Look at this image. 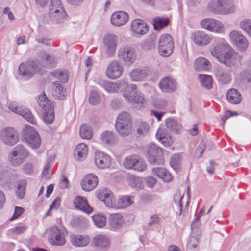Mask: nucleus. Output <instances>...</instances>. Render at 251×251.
<instances>
[{
  "label": "nucleus",
  "instance_id": "f257e3e1",
  "mask_svg": "<svg viewBox=\"0 0 251 251\" xmlns=\"http://www.w3.org/2000/svg\"><path fill=\"white\" fill-rule=\"evenodd\" d=\"M115 126L120 136L125 137L129 136L133 128L130 115L126 112H121L117 117Z\"/></svg>",
  "mask_w": 251,
  "mask_h": 251
},
{
  "label": "nucleus",
  "instance_id": "2eb2a0df",
  "mask_svg": "<svg viewBox=\"0 0 251 251\" xmlns=\"http://www.w3.org/2000/svg\"><path fill=\"white\" fill-rule=\"evenodd\" d=\"M202 27L209 31L221 32L224 29V25L220 21L213 19H205L201 22Z\"/></svg>",
  "mask_w": 251,
  "mask_h": 251
},
{
  "label": "nucleus",
  "instance_id": "6e6552de",
  "mask_svg": "<svg viewBox=\"0 0 251 251\" xmlns=\"http://www.w3.org/2000/svg\"><path fill=\"white\" fill-rule=\"evenodd\" d=\"M118 57L125 65L130 66L136 60L135 51L129 47H121L118 50Z\"/></svg>",
  "mask_w": 251,
  "mask_h": 251
},
{
  "label": "nucleus",
  "instance_id": "5701e85b",
  "mask_svg": "<svg viewBox=\"0 0 251 251\" xmlns=\"http://www.w3.org/2000/svg\"><path fill=\"white\" fill-rule=\"evenodd\" d=\"M150 73V69L148 67H144L132 70L129 74V75L132 81H141L146 78Z\"/></svg>",
  "mask_w": 251,
  "mask_h": 251
},
{
  "label": "nucleus",
  "instance_id": "b1692460",
  "mask_svg": "<svg viewBox=\"0 0 251 251\" xmlns=\"http://www.w3.org/2000/svg\"><path fill=\"white\" fill-rule=\"evenodd\" d=\"M128 18L127 13L122 11H116L111 15V22L113 25L120 26L125 24Z\"/></svg>",
  "mask_w": 251,
  "mask_h": 251
},
{
  "label": "nucleus",
  "instance_id": "dca6fc26",
  "mask_svg": "<svg viewBox=\"0 0 251 251\" xmlns=\"http://www.w3.org/2000/svg\"><path fill=\"white\" fill-rule=\"evenodd\" d=\"M123 67L117 61H112L108 66L106 74L107 77L112 79L119 78L122 74Z\"/></svg>",
  "mask_w": 251,
  "mask_h": 251
},
{
  "label": "nucleus",
  "instance_id": "e2e57ef3",
  "mask_svg": "<svg viewBox=\"0 0 251 251\" xmlns=\"http://www.w3.org/2000/svg\"><path fill=\"white\" fill-rule=\"evenodd\" d=\"M112 195V194L110 191L108 190H104L101 191L99 193L98 195V198L100 201H105V200L110 197Z\"/></svg>",
  "mask_w": 251,
  "mask_h": 251
},
{
  "label": "nucleus",
  "instance_id": "f704fd0d",
  "mask_svg": "<svg viewBox=\"0 0 251 251\" xmlns=\"http://www.w3.org/2000/svg\"><path fill=\"white\" fill-rule=\"evenodd\" d=\"M226 98L228 101L234 104H239L242 101V97L240 92L236 89H231L226 94Z\"/></svg>",
  "mask_w": 251,
  "mask_h": 251
},
{
  "label": "nucleus",
  "instance_id": "69168bd1",
  "mask_svg": "<svg viewBox=\"0 0 251 251\" xmlns=\"http://www.w3.org/2000/svg\"><path fill=\"white\" fill-rule=\"evenodd\" d=\"M198 242V237L195 236H191L187 243V248L189 249H194L196 248Z\"/></svg>",
  "mask_w": 251,
  "mask_h": 251
},
{
  "label": "nucleus",
  "instance_id": "6e6d98bb",
  "mask_svg": "<svg viewBox=\"0 0 251 251\" xmlns=\"http://www.w3.org/2000/svg\"><path fill=\"white\" fill-rule=\"evenodd\" d=\"M89 101L91 104L93 105H96L99 103L100 101V97L99 94L95 91H91Z\"/></svg>",
  "mask_w": 251,
  "mask_h": 251
},
{
  "label": "nucleus",
  "instance_id": "4c0bfd02",
  "mask_svg": "<svg viewBox=\"0 0 251 251\" xmlns=\"http://www.w3.org/2000/svg\"><path fill=\"white\" fill-rule=\"evenodd\" d=\"M105 90L108 93H114L121 87V81L114 83L108 81H102L99 83Z\"/></svg>",
  "mask_w": 251,
  "mask_h": 251
},
{
  "label": "nucleus",
  "instance_id": "c03bdc74",
  "mask_svg": "<svg viewBox=\"0 0 251 251\" xmlns=\"http://www.w3.org/2000/svg\"><path fill=\"white\" fill-rule=\"evenodd\" d=\"M224 0H217L216 1H211L208 3V9L217 14H221V9H222V1Z\"/></svg>",
  "mask_w": 251,
  "mask_h": 251
},
{
  "label": "nucleus",
  "instance_id": "39448f33",
  "mask_svg": "<svg viewBox=\"0 0 251 251\" xmlns=\"http://www.w3.org/2000/svg\"><path fill=\"white\" fill-rule=\"evenodd\" d=\"M23 139L29 147L33 149L38 148L41 145L39 134L30 126H26L23 130Z\"/></svg>",
  "mask_w": 251,
  "mask_h": 251
},
{
  "label": "nucleus",
  "instance_id": "c85d7f7f",
  "mask_svg": "<svg viewBox=\"0 0 251 251\" xmlns=\"http://www.w3.org/2000/svg\"><path fill=\"white\" fill-rule=\"evenodd\" d=\"M37 101L39 106L42 109L43 111L47 110L51 111L53 110V106L52 105V102L47 98L44 92H42L38 96Z\"/></svg>",
  "mask_w": 251,
  "mask_h": 251
},
{
  "label": "nucleus",
  "instance_id": "4be33fe9",
  "mask_svg": "<svg viewBox=\"0 0 251 251\" xmlns=\"http://www.w3.org/2000/svg\"><path fill=\"white\" fill-rule=\"evenodd\" d=\"M94 160L96 165L100 169L107 168L110 165V157L104 153L96 152Z\"/></svg>",
  "mask_w": 251,
  "mask_h": 251
},
{
  "label": "nucleus",
  "instance_id": "0eeeda50",
  "mask_svg": "<svg viewBox=\"0 0 251 251\" xmlns=\"http://www.w3.org/2000/svg\"><path fill=\"white\" fill-rule=\"evenodd\" d=\"M19 139L18 133L12 127L5 128L0 132V140L7 146H14L18 142Z\"/></svg>",
  "mask_w": 251,
  "mask_h": 251
},
{
  "label": "nucleus",
  "instance_id": "f3484780",
  "mask_svg": "<svg viewBox=\"0 0 251 251\" xmlns=\"http://www.w3.org/2000/svg\"><path fill=\"white\" fill-rule=\"evenodd\" d=\"M117 37L114 35H108L104 38L103 43L105 53L108 57L113 56L116 51Z\"/></svg>",
  "mask_w": 251,
  "mask_h": 251
},
{
  "label": "nucleus",
  "instance_id": "9d476101",
  "mask_svg": "<svg viewBox=\"0 0 251 251\" xmlns=\"http://www.w3.org/2000/svg\"><path fill=\"white\" fill-rule=\"evenodd\" d=\"M242 59V57L235 52L234 50L229 46V51L221 57L219 61L229 67H232L240 62Z\"/></svg>",
  "mask_w": 251,
  "mask_h": 251
},
{
  "label": "nucleus",
  "instance_id": "79ce46f5",
  "mask_svg": "<svg viewBox=\"0 0 251 251\" xmlns=\"http://www.w3.org/2000/svg\"><path fill=\"white\" fill-rule=\"evenodd\" d=\"M80 137L84 139L89 140L92 137L93 130L92 128L87 124H83L79 129Z\"/></svg>",
  "mask_w": 251,
  "mask_h": 251
},
{
  "label": "nucleus",
  "instance_id": "58836bf2",
  "mask_svg": "<svg viewBox=\"0 0 251 251\" xmlns=\"http://www.w3.org/2000/svg\"><path fill=\"white\" fill-rule=\"evenodd\" d=\"M100 140L103 143L108 145H112L117 141V137L112 131H105L100 135Z\"/></svg>",
  "mask_w": 251,
  "mask_h": 251
},
{
  "label": "nucleus",
  "instance_id": "774afa93",
  "mask_svg": "<svg viewBox=\"0 0 251 251\" xmlns=\"http://www.w3.org/2000/svg\"><path fill=\"white\" fill-rule=\"evenodd\" d=\"M114 202L115 200L114 198L113 197L112 195L103 201V202L104 203L105 205L110 208H116V205L115 204Z\"/></svg>",
  "mask_w": 251,
  "mask_h": 251
},
{
  "label": "nucleus",
  "instance_id": "bb28decb",
  "mask_svg": "<svg viewBox=\"0 0 251 251\" xmlns=\"http://www.w3.org/2000/svg\"><path fill=\"white\" fill-rule=\"evenodd\" d=\"M75 207L87 214L91 213L93 208L90 207L87 201V200L82 197H77L74 200Z\"/></svg>",
  "mask_w": 251,
  "mask_h": 251
},
{
  "label": "nucleus",
  "instance_id": "7ed1b4c3",
  "mask_svg": "<svg viewBox=\"0 0 251 251\" xmlns=\"http://www.w3.org/2000/svg\"><path fill=\"white\" fill-rule=\"evenodd\" d=\"M123 165L127 169H133L139 172L144 171L147 168V164L144 159L135 154L126 157L123 161Z\"/></svg>",
  "mask_w": 251,
  "mask_h": 251
},
{
  "label": "nucleus",
  "instance_id": "1a4fd4ad",
  "mask_svg": "<svg viewBox=\"0 0 251 251\" xmlns=\"http://www.w3.org/2000/svg\"><path fill=\"white\" fill-rule=\"evenodd\" d=\"M9 109L20 115H21L25 119L32 124H36V121L30 111L25 108L16 102H12L9 105Z\"/></svg>",
  "mask_w": 251,
  "mask_h": 251
},
{
  "label": "nucleus",
  "instance_id": "20e7f679",
  "mask_svg": "<svg viewBox=\"0 0 251 251\" xmlns=\"http://www.w3.org/2000/svg\"><path fill=\"white\" fill-rule=\"evenodd\" d=\"M174 43L172 37L168 34L162 35L158 42V51L161 56L168 57L173 52Z\"/></svg>",
  "mask_w": 251,
  "mask_h": 251
},
{
  "label": "nucleus",
  "instance_id": "72a5a7b5",
  "mask_svg": "<svg viewBox=\"0 0 251 251\" xmlns=\"http://www.w3.org/2000/svg\"><path fill=\"white\" fill-rule=\"evenodd\" d=\"M194 68L197 71H208L211 68L210 62L204 57H199L194 62Z\"/></svg>",
  "mask_w": 251,
  "mask_h": 251
},
{
  "label": "nucleus",
  "instance_id": "8fccbe9b",
  "mask_svg": "<svg viewBox=\"0 0 251 251\" xmlns=\"http://www.w3.org/2000/svg\"><path fill=\"white\" fill-rule=\"evenodd\" d=\"M26 185V181L25 180L23 179L19 181L16 191V196L19 199H22L24 197Z\"/></svg>",
  "mask_w": 251,
  "mask_h": 251
},
{
  "label": "nucleus",
  "instance_id": "3c124183",
  "mask_svg": "<svg viewBox=\"0 0 251 251\" xmlns=\"http://www.w3.org/2000/svg\"><path fill=\"white\" fill-rule=\"evenodd\" d=\"M93 220L95 225L99 228H101L105 226L106 223V217L100 214L95 215L92 216Z\"/></svg>",
  "mask_w": 251,
  "mask_h": 251
},
{
  "label": "nucleus",
  "instance_id": "473e14b6",
  "mask_svg": "<svg viewBox=\"0 0 251 251\" xmlns=\"http://www.w3.org/2000/svg\"><path fill=\"white\" fill-rule=\"evenodd\" d=\"M215 75L221 84H228L231 81V75L229 72L222 68L218 69L215 72Z\"/></svg>",
  "mask_w": 251,
  "mask_h": 251
},
{
  "label": "nucleus",
  "instance_id": "0e129e2a",
  "mask_svg": "<svg viewBox=\"0 0 251 251\" xmlns=\"http://www.w3.org/2000/svg\"><path fill=\"white\" fill-rule=\"evenodd\" d=\"M157 139L165 147L170 146L174 142L171 136H167Z\"/></svg>",
  "mask_w": 251,
  "mask_h": 251
},
{
  "label": "nucleus",
  "instance_id": "393cba45",
  "mask_svg": "<svg viewBox=\"0 0 251 251\" xmlns=\"http://www.w3.org/2000/svg\"><path fill=\"white\" fill-rule=\"evenodd\" d=\"M131 26L132 30L137 34L144 35L148 31L147 24L140 19L134 20Z\"/></svg>",
  "mask_w": 251,
  "mask_h": 251
},
{
  "label": "nucleus",
  "instance_id": "4468645a",
  "mask_svg": "<svg viewBox=\"0 0 251 251\" xmlns=\"http://www.w3.org/2000/svg\"><path fill=\"white\" fill-rule=\"evenodd\" d=\"M49 238V242L54 246H62L65 244L66 240L60 230L56 226L50 228Z\"/></svg>",
  "mask_w": 251,
  "mask_h": 251
},
{
  "label": "nucleus",
  "instance_id": "a878e982",
  "mask_svg": "<svg viewBox=\"0 0 251 251\" xmlns=\"http://www.w3.org/2000/svg\"><path fill=\"white\" fill-rule=\"evenodd\" d=\"M90 237L86 235H75L71 236L70 241L72 244L76 247H84L90 242Z\"/></svg>",
  "mask_w": 251,
  "mask_h": 251
},
{
  "label": "nucleus",
  "instance_id": "ea45409f",
  "mask_svg": "<svg viewBox=\"0 0 251 251\" xmlns=\"http://www.w3.org/2000/svg\"><path fill=\"white\" fill-rule=\"evenodd\" d=\"M54 91L53 95L58 100H63L65 98V89L58 81L53 83Z\"/></svg>",
  "mask_w": 251,
  "mask_h": 251
},
{
  "label": "nucleus",
  "instance_id": "de8ad7c7",
  "mask_svg": "<svg viewBox=\"0 0 251 251\" xmlns=\"http://www.w3.org/2000/svg\"><path fill=\"white\" fill-rule=\"evenodd\" d=\"M223 45L221 44H217L216 45H211L209 50L211 55L216 57L218 60H220L221 57H222Z\"/></svg>",
  "mask_w": 251,
  "mask_h": 251
},
{
  "label": "nucleus",
  "instance_id": "680f3d73",
  "mask_svg": "<svg viewBox=\"0 0 251 251\" xmlns=\"http://www.w3.org/2000/svg\"><path fill=\"white\" fill-rule=\"evenodd\" d=\"M205 149V145L204 142L203 141L201 142L195 151L194 153L195 157L196 158L201 157Z\"/></svg>",
  "mask_w": 251,
  "mask_h": 251
},
{
  "label": "nucleus",
  "instance_id": "49530a36",
  "mask_svg": "<svg viewBox=\"0 0 251 251\" xmlns=\"http://www.w3.org/2000/svg\"><path fill=\"white\" fill-rule=\"evenodd\" d=\"M133 203V201L130 197L122 196L118 200L116 208H124L131 205Z\"/></svg>",
  "mask_w": 251,
  "mask_h": 251
},
{
  "label": "nucleus",
  "instance_id": "cd10ccee",
  "mask_svg": "<svg viewBox=\"0 0 251 251\" xmlns=\"http://www.w3.org/2000/svg\"><path fill=\"white\" fill-rule=\"evenodd\" d=\"M124 220L122 215L119 213L110 214L109 218V224L111 228L118 229L121 228Z\"/></svg>",
  "mask_w": 251,
  "mask_h": 251
},
{
  "label": "nucleus",
  "instance_id": "37998d69",
  "mask_svg": "<svg viewBox=\"0 0 251 251\" xmlns=\"http://www.w3.org/2000/svg\"><path fill=\"white\" fill-rule=\"evenodd\" d=\"M222 6L221 14H229L235 10V7L231 0H224Z\"/></svg>",
  "mask_w": 251,
  "mask_h": 251
},
{
  "label": "nucleus",
  "instance_id": "a19ab883",
  "mask_svg": "<svg viewBox=\"0 0 251 251\" xmlns=\"http://www.w3.org/2000/svg\"><path fill=\"white\" fill-rule=\"evenodd\" d=\"M165 124L167 128L175 133H178L181 130V125L174 119H167Z\"/></svg>",
  "mask_w": 251,
  "mask_h": 251
},
{
  "label": "nucleus",
  "instance_id": "09e8293b",
  "mask_svg": "<svg viewBox=\"0 0 251 251\" xmlns=\"http://www.w3.org/2000/svg\"><path fill=\"white\" fill-rule=\"evenodd\" d=\"M200 80L201 85L207 89H210L212 87V77L208 75H200Z\"/></svg>",
  "mask_w": 251,
  "mask_h": 251
},
{
  "label": "nucleus",
  "instance_id": "bf43d9fd",
  "mask_svg": "<svg viewBox=\"0 0 251 251\" xmlns=\"http://www.w3.org/2000/svg\"><path fill=\"white\" fill-rule=\"evenodd\" d=\"M43 115L44 121L47 124H51L53 122L54 118V109L51 111H43Z\"/></svg>",
  "mask_w": 251,
  "mask_h": 251
},
{
  "label": "nucleus",
  "instance_id": "423d86ee",
  "mask_svg": "<svg viewBox=\"0 0 251 251\" xmlns=\"http://www.w3.org/2000/svg\"><path fill=\"white\" fill-rule=\"evenodd\" d=\"M148 160L151 164L162 165L164 163L163 150L155 145L151 144L148 148Z\"/></svg>",
  "mask_w": 251,
  "mask_h": 251
},
{
  "label": "nucleus",
  "instance_id": "7c9ffc66",
  "mask_svg": "<svg viewBox=\"0 0 251 251\" xmlns=\"http://www.w3.org/2000/svg\"><path fill=\"white\" fill-rule=\"evenodd\" d=\"M18 175L16 173L10 174L7 170L3 166L0 165V183L5 184L10 183L11 180H14Z\"/></svg>",
  "mask_w": 251,
  "mask_h": 251
},
{
  "label": "nucleus",
  "instance_id": "052dcab7",
  "mask_svg": "<svg viewBox=\"0 0 251 251\" xmlns=\"http://www.w3.org/2000/svg\"><path fill=\"white\" fill-rule=\"evenodd\" d=\"M145 101L144 96L143 94L140 93H138L137 92L133 96L132 99H130V101L129 102L132 103L133 104H143Z\"/></svg>",
  "mask_w": 251,
  "mask_h": 251
},
{
  "label": "nucleus",
  "instance_id": "412c9836",
  "mask_svg": "<svg viewBox=\"0 0 251 251\" xmlns=\"http://www.w3.org/2000/svg\"><path fill=\"white\" fill-rule=\"evenodd\" d=\"M159 87L162 91L165 93L173 92L177 89L176 81L169 77L162 78L159 82Z\"/></svg>",
  "mask_w": 251,
  "mask_h": 251
},
{
  "label": "nucleus",
  "instance_id": "a18cd8bd",
  "mask_svg": "<svg viewBox=\"0 0 251 251\" xmlns=\"http://www.w3.org/2000/svg\"><path fill=\"white\" fill-rule=\"evenodd\" d=\"M50 75L57 79L62 83H66L68 80V74L65 71L55 70L50 73Z\"/></svg>",
  "mask_w": 251,
  "mask_h": 251
},
{
  "label": "nucleus",
  "instance_id": "338daca9",
  "mask_svg": "<svg viewBox=\"0 0 251 251\" xmlns=\"http://www.w3.org/2000/svg\"><path fill=\"white\" fill-rule=\"evenodd\" d=\"M132 182L130 183L131 186L133 188L136 189H140L142 187L141 180L139 177L135 176L132 177L131 178Z\"/></svg>",
  "mask_w": 251,
  "mask_h": 251
},
{
  "label": "nucleus",
  "instance_id": "c756f323",
  "mask_svg": "<svg viewBox=\"0 0 251 251\" xmlns=\"http://www.w3.org/2000/svg\"><path fill=\"white\" fill-rule=\"evenodd\" d=\"M94 246L100 249H106L110 246V241L108 237L103 235H98L95 237L92 241Z\"/></svg>",
  "mask_w": 251,
  "mask_h": 251
},
{
  "label": "nucleus",
  "instance_id": "5fc2aeb1",
  "mask_svg": "<svg viewBox=\"0 0 251 251\" xmlns=\"http://www.w3.org/2000/svg\"><path fill=\"white\" fill-rule=\"evenodd\" d=\"M241 28L251 37V19H246L240 22Z\"/></svg>",
  "mask_w": 251,
  "mask_h": 251
},
{
  "label": "nucleus",
  "instance_id": "a211bd4d",
  "mask_svg": "<svg viewBox=\"0 0 251 251\" xmlns=\"http://www.w3.org/2000/svg\"><path fill=\"white\" fill-rule=\"evenodd\" d=\"M98 179L97 176L93 174L86 175L82 180L81 185L83 190L90 191L97 186Z\"/></svg>",
  "mask_w": 251,
  "mask_h": 251
},
{
  "label": "nucleus",
  "instance_id": "ddd939ff",
  "mask_svg": "<svg viewBox=\"0 0 251 251\" xmlns=\"http://www.w3.org/2000/svg\"><path fill=\"white\" fill-rule=\"evenodd\" d=\"M229 36L233 44L239 50L244 51L247 49L249 45L248 41L246 37L240 33L239 31L236 30L232 31L230 33Z\"/></svg>",
  "mask_w": 251,
  "mask_h": 251
},
{
  "label": "nucleus",
  "instance_id": "2f4dec72",
  "mask_svg": "<svg viewBox=\"0 0 251 251\" xmlns=\"http://www.w3.org/2000/svg\"><path fill=\"white\" fill-rule=\"evenodd\" d=\"M152 171L155 175L165 182H170L172 180L173 176L165 168H154L152 169Z\"/></svg>",
  "mask_w": 251,
  "mask_h": 251
},
{
  "label": "nucleus",
  "instance_id": "e433bc0d",
  "mask_svg": "<svg viewBox=\"0 0 251 251\" xmlns=\"http://www.w3.org/2000/svg\"><path fill=\"white\" fill-rule=\"evenodd\" d=\"M169 23L170 20L166 17H156L152 20L153 28L158 31L166 27Z\"/></svg>",
  "mask_w": 251,
  "mask_h": 251
},
{
  "label": "nucleus",
  "instance_id": "9b49d317",
  "mask_svg": "<svg viewBox=\"0 0 251 251\" xmlns=\"http://www.w3.org/2000/svg\"><path fill=\"white\" fill-rule=\"evenodd\" d=\"M39 67L34 61H28L26 63H22L19 67V73L26 79L29 78L38 71Z\"/></svg>",
  "mask_w": 251,
  "mask_h": 251
},
{
  "label": "nucleus",
  "instance_id": "864d4df0",
  "mask_svg": "<svg viewBox=\"0 0 251 251\" xmlns=\"http://www.w3.org/2000/svg\"><path fill=\"white\" fill-rule=\"evenodd\" d=\"M61 0H50L49 5V13H54L57 9L63 8Z\"/></svg>",
  "mask_w": 251,
  "mask_h": 251
},
{
  "label": "nucleus",
  "instance_id": "aec40b11",
  "mask_svg": "<svg viewBox=\"0 0 251 251\" xmlns=\"http://www.w3.org/2000/svg\"><path fill=\"white\" fill-rule=\"evenodd\" d=\"M121 87L120 90H123V97L127 101L129 102L130 99H132L135 94L137 93V86L135 84L128 85L125 81H121Z\"/></svg>",
  "mask_w": 251,
  "mask_h": 251
},
{
  "label": "nucleus",
  "instance_id": "603ef678",
  "mask_svg": "<svg viewBox=\"0 0 251 251\" xmlns=\"http://www.w3.org/2000/svg\"><path fill=\"white\" fill-rule=\"evenodd\" d=\"M50 16L55 18V20L58 22H62L67 16L64 9L61 8L57 9L54 13H49Z\"/></svg>",
  "mask_w": 251,
  "mask_h": 251
},
{
  "label": "nucleus",
  "instance_id": "6ab92c4d",
  "mask_svg": "<svg viewBox=\"0 0 251 251\" xmlns=\"http://www.w3.org/2000/svg\"><path fill=\"white\" fill-rule=\"evenodd\" d=\"M191 38L196 45L200 46H204L208 45L211 40L210 37L208 35L200 30L192 33Z\"/></svg>",
  "mask_w": 251,
  "mask_h": 251
},
{
  "label": "nucleus",
  "instance_id": "f03ea898",
  "mask_svg": "<svg viewBox=\"0 0 251 251\" xmlns=\"http://www.w3.org/2000/svg\"><path fill=\"white\" fill-rule=\"evenodd\" d=\"M28 154L26 149L23 145L19 144L9 152L8 161L12 166H18L24 162Z\"/></svg>",
  "mask_w": 251,
  "mask_h": 251
},
{
  "label": "nucleus",
  "instance_id": "f8f14e48",
  "mask_svg": "<svg viewBox=\"0 0 251 251\" xmlns=\"http://www.w3.org/2000/svg\"><path fill=\"white\" fill-rule=\"evenodd\" d=\"M34 62L39 67V70L41 68H50L53 65L54 58L44 50H41L37 53V58Z\"/></svg>",
  "mask_w": 251,
  "mask_h": 251
},
{
  "label": "nucleus",
  "instance_id": "13d9d810",
  "mask_svg": "<svg viewBox=\"0 0 251 251\" xmlns=\"http://www.w3.org/2000/svg\"><path fill=\"white\" fill-rule=\"evenodd\" d=\"M180 163V157L178 154L174 155L171 158L170 162V166L175 170L179 169Z\"/></svg>",
  "mask_w": 251,
  "mask_h": 251
},
{
  "label": "nucleus",
  "instance_id": "4d7b16f0",
  "mask_svg": "<svg viewBox=\"0 0 251 251\" xmlns=\"http://www.w3.org/2000/svg\"><path fill=\"white\" fill-rule=\"evenodd\" d=\"M150 128V126L147 123L142 122L138 126L137 132L140 135H145L149 132Z\"/></svg>",
  "mask_w": 251,
  "mask_h": 251
},
{
  "label": "nucleus",
  "instance_id": "c9c22d12",
  "mask_svg": "<svg viewBox=\"0 0 251 251\" xmlns=\"http://www.w3.org/2000/svg\"><path fill=\"white\" fill-rule=\"evenodd\" d=\"M88 147L84 143H81L76 146L74 150V155L77 156L78 160H82L87 156Z\"/></svg>",
  "mask_w": 251,
  "mask_h": 251
}]
</instances>
